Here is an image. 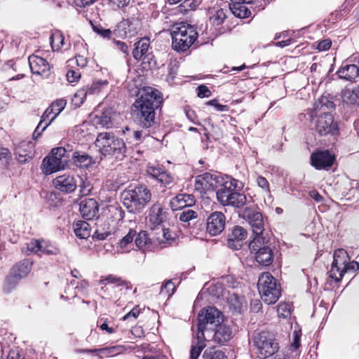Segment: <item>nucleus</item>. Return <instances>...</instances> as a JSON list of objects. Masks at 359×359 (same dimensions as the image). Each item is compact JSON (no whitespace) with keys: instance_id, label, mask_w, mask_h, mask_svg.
<instances>
[{"instance_id":"nucleus-22","label":"nucleus","mask_w":359,"mask_h":359,"mask_svg":"<svg viewBox=\"0 0 359 359\" xmlns=\"http://www.w3.org/2000/svg\"><path fill=\"white\" fill-rule=\"evenodd\" d=\"M17 160L22 163L27 161L34 154V144L30 141H22L15 148Z\"/></svg>"},{"instance_id":"nucleus-19","label":"nucleus","mask_w":359,"mask_h":359,"mask_svg":"<svg viewBox=\"0 0 359 359\" xmlns=\"http://www.w3.org/2000/svg\"><path fill=\"white\" fill-rule=\"evenodd\" d=\"M147 172L164 187L170 188L173 184L174 178L172 175L159 167L148 165Z\"/></svg>"},{"instance_id":"nucleus-20","label":"nucleus","mask_w":359,"mask_h":359,"mask_svg":"<svg viewBox=\"0 0 359 359\" xmlns=\"http://www.w3.org/2000/svg\"><path fill=\"white\" fill-rule=\"evenodd\" d=\"M311 161L316 169H327L333 164L334 157L328 151H318L311 155Z\"/></svg>"},{"instance_id":"nucleus-15","label":"nucleus","mask_w":359,"mask_h":359,"mask_svg":"<svg viewBox=\"0 0 359 359\" xmlns=\"http://www.w3.org/2000/svg\"><path fill=\"white\" fill-rule=\"evenodd\" d=\"M315 128L320 135H326L330 133L333 134L337 130V126L334 123L332 115L327 112H323V114L318 117Z\"/></svg>"},{"instance_id":"nucleus-38","label":"nucleus","mask_w":359,"mask_h":359,"mask_svg":"<svg viewBox=\"0 0 359 359\" xmlns=\"http://www.w3.org/2000/svg\"><path fill=\"white\" fill-rule=\"evenodd\" d=\"M229 307L236 312L241 313L247 307V302L243 297H239L236 294L230 296L229 299Z\"/></svg>"},{"instance_id":"nucleus-49","label":"nucleus","mask_w":359,"mask_h":359,"mask_svg":"<svg viewBox=\"0 0 359 359\" xmlns=\"http://www.w3.org/2000/svg\"><path fill=\"white\" fill-rule=\"evenodd\" d=\"M198 216L196 212L188 209L182 212L180 215V220L182 222H189L191 219H196Z\"/></svg>"},{"instance_id":"nucleus-60","label":"nucleus","mask_w":359,"mask_h":359,"mask_svg":"<svg viewBox=\"0 0 359 359\" xmlns=\"http://www.w3.org/2000/svg\"><path fill=\"white\" fill-rule=\"evenodd\" d=\"M140 310L137 307L133 309L129 313L125 315L123 318V320H127L128 319L133 318L134 320L136 319L140 315Z\"/></svg>"},{"instance_id":"nucleus-28","label":"nucleus","mask_w":359,"mask_h":359,"mask_svg":"<svg viewBox=\"0 0 359 359\" xmlns=\"http://www.w3.org/2000/svg\"><path fill=\"white\" fill-rule=\"evenodd\" d=\"M204 333L198 332L192 340L190 359H197L202 350L205 347Z\"/></svg>"},{"instance_id":"nucleus-14","label":"nucleus","mask_w":359,"mask_h":359,"mask_svg":"<svg viewBox=\"0 0 359 359\" xmlns=\"http://www.w3.org/2000/svg\"><path fill=\"white\" fill-rule=\"evenodd\" d=\"M32 262L23 259L13 266L11 275L6 278V283L14 286L22 278H25L31 271Z\"/></svg>"},{"instance_id":"nucleus-46","label":"nucleus","mask_w":359,"mask_h":359,"mask_svg":"<svg viewBox=\"0 0 359 359\" xmlns=\"http://www.w3.org/2000/svg\"><path fill=\"white\" fill-rule=\"evenodd\" d=\"M203 357L205 359H227L222 351L216 350L214 347L207 348L204 351Z\"/></svg>"},{"instance_id":"nucleus-3","label":"nucleus","mask_w":359,"mask_h":359,"mask_svg":"<svg viewBox=\"0 0 359 359\" xmlns=\"http://www.w3.org/2000/svg\"><path fill=\"white\" fill-rule=\"evenodd\" d=\"M237 181L234 179H227L220 189L217 191V198L224 206L230 205L236 208H243L246 202V196L236 191Z\"/></svg>"},{"instance_id":"nucleus-45","label":"nucleus","mask_w":359,"mask_h":359,"mask_svg":"<svg viewBox=\"0 0 359 359\" xmlns=\"http://www.w3.org/2000/svg\"><path fill=\"white\" fill-rule=\"evenodd\" d=\"M135 245L140 250H145L150 247L151 242L146 231H140L135 239Z\"/></svg>"},{"instance_id":"nucleus-7","label":"nucleus","mask_w":359,"mask_h":359,"mask_svg":"<svg viewBox=\"0 0 359 359\" xmlns=\"http://www.w3.org/2000/svg\"><path fill=\"white\" fill-rule=\"evenodd\" d=\"M95 144L100 152L104 156L123 154L126 149L122 139L109 132L99 133Z\"/></svg>"},{"instance_id":"nucleus-25","label":"nucleus","mask_w":359,"mask_h":359,"mask_svg":"<svg viewBox=\"0 0 359 359\" xmlns=\"http://www.w3.org/2000/svg\"><path fill=\"white\" fill-rule=\"evenodd\" d=\"M196 200L193 195L180 194L170 201V206L173 210L182 209L195 204Z\"/></svg>"},{"instance_id":"nucleus-52","label":"nucleus","mask_w":359,"mask_h":359,"mask_svg":"<svg viewBox=\"0 0 359 359\" xmlns=\"http://www.w3.org/2000/svg\"><path fill=\"white\" fill-rule=\"evenodd\" d=\"M256 182L257 186L261 189L262 193L269 194L270 192L269 184L265 177L259 176Z\"/></svg>"},{"instance_id":"nucleus-50","label":"nucleus","mask_w":359,"mask_h":359,"mask_svg":"<svg viewBox=\"0 0 359 359\" xmlns=\"http://www.w3.org/2000/svg\"><path fill=\"white\" fill-rule=\"evenodd\" d=\"M175 286L171 280H168L161 286L160 294L161 295H168L170 297L175 292Z\"/></svg>"},{"instance_id":"nucleus-62","label":"nucleus","mask_w":359,"mask_h":359,"mask_svg":"<svg viewBox=\"0 0 359 359\" xmlns=\"http://www.w3.org/2000/svg\"><path fill=\"white\" fill-rule=\"evenodd\" d=\"M208 104L214 106L219 111H224L227 110V106L217 103L216 100H212L207 102Z\"/></svg>"},{"instance_id":"nucleus-1","label":"nucleus","mask_w":359,"mask_h":359,"mask_svg":"<svg viewBox=\"0 0 359 359\" xmlns=\"http://www.w3.org/2000/svg\"><path fill=\"white\" fill-rule=\"evenodd\" d=\"M161 102L160 93L152 88H145L140 97L133 104V111L140 125L146 128H150L155 117V108Z\"/></svg>"},{"instance_id":"nucleus-10","label":"nucleus","mask_w":359,"mask_h":359,"mask_svg":"<svg viewBox=\"0 0 359 359\" xmlns=\"http://www.w3.org/2000/svg\"><path fill=\"white\" fill-rule=\"evenodd\" d=\"M222 318L221 312L215 307H208L202 309L198 316V332L204 333L208 325H218Z\"/></svg>"},{"instance_id":"nucleus-30","label":"nucleus","mask_w":359,"mask_h":359,"mask_svg":"<svg viewBox=\"0 0 359 359\" xmlns=\"http://www.w3.org/2000/svg\"><path fill=\"white\" fill-rule=\"evenodd\" d=\"M156 233L157 235L156 239L161 248H165L167 245H170L175 241V233L171 232L169 229H159V232Z\"/></svg>"},{"instance_id":"nucleus-31","label":"nucleus","mask_w":359,"mask_h":359,"mask_svg":"<svg viewBox=\"0 0 359 359\" xmlns=\"http://www.w3.org/2000/svg\"><path fill=\"white\" fill-rule=\"evenodd\" d=\"M29 64L33 74L42 76L45 72V59L37 55L29 57Z\"/></svg>"},{"instance_id":"nucleus-40","label":"nucleus","mask_w":359,"mask_h":359,"mask_svg":"<svg viewBox=\"0 0 359 359\" xmlns=\"http://www.w3.org/2000/svg\"><path fill=\"white\" fill-rule=\"evenodd\" d=\"M49 41L52 50L57 52L64 45L65 37L60 32L56 31L50 35Z\"/></svg>"},{"instance_id":"nucleus-8","label":"nucleus","mask_w":359,"mask_h":359,"mask_svg":"<svg viewBox=\"0 0 359 359\" xmlns=\"http://www.w3.org/2000/svg\"><path fill=\"white\" fill-rule=\"evenodd\" d=\"M254 344L257 350V356L259 359H266L278 350V344L268 332H261L255 334Z\"/></svg>"},{"instance_id":"nucleus-18","label":"nucleus","mask_w":359,"mask_h":359,"mask_svg":"<svg viewBox=\"0 0 359 359\" xmlns=\"http://www.w3.org/2000/svg\"><path fill=\"white\" fill-rule=\"evenodd\" d=\"M53 185L56 189L62 192L72 193L76 189L78 182L73 176L65 174L54 179Z\"/></svg>"},{"instance_id":"nucleus-39","label":"nucleus","mask_w":359,"mask_h":359,"mask_svg":"<svg viewBox=\"0 0 359 359\" xmlns=\"http://www.w3.org/2000/svg\"><path fill=\"white\" fill-rule=\"evenodd\" d=\"M135 236V231L130 229L128 234L120 241L118 246L121 252H129L132 248H133V241Z\"/></svg>"},{"instance_id":"nucleus-59","label":"nucleus","mask_w":359,"mask_h":359,"mask_svg":"<svg viewBox=\"0 0 359 359\" xmlns=\"http://www.w3.org/2000/svg\"><path fill=\"white\" fill-rule=\"evenodd\" d=\"M332 45V42L329 39H325L320 41L317 45V49L320 51H324L328 50Z\"/></svg>"},{"instance_id":"nucleus-61","label":"nucleus","mask_w":359,"mask_h":359,"mask_svg":"<svg viewBox=\"0 0 359 359\" xmlns=\"http://www.w3.org/2000/svg\"><path fill=\"white\" fill-rule=\"evenodd\" d=\"M168 2L170 4H177L182 2L184 6H189L191 9L194 8L196 6L195 4L192 6V4L194 2V0H168Z\"/></svg>"},{"instance_id":"nucleus-53","label":"nucleus","mask_w":359,"mask_h":359,"mask_svg":"<svg viewBox=\"0 0 359 359\" xmlns=\"http://www.w3.org/2000/svg\"><path fill=\"white\" fill-rule=\"evenodd\" d=\"M130 2V0H109L110 6L114 8H122L127 6Z\"/></svg>"},{"instance_id":"nucleus-16","label":"nucleus","mask_w":359,"mask_h":359,"mask_svg":"<svg viewBox=\"0 0 359 359\" xmlns=\"http://www.w3.org/2000/svg\"><path fill=\"white\" fill-rule=\"evenodd\" d=\"M247 236L248 232L245 229L240 226H233L228 235V247L235 250L241 249L243 245V241L247 238Z\"/></svg>"},{"instance_id":"nucleus-27","label":"nucleus","mask_w":359,"mask_h":359,"mask_svg":"<svg viewBox=\"0 0 359 359\" xmlns=\"http://www.w3.org/2000/svg\"><path fill=\"white\" fill-rule=\"evenodd\" d=\"M135 47L133 50V55L137 60H144L148 56L149 48L150 46L149 39L142 38L135 44Z\"/></svg>"},{"instance_id":"nucleus-42","label":"nucleus","mask_w":359,"mask_h":359,"mask_svg":"<svg viewBox=\"0 0 359 359\" xmlns=\"http://www.w3.org/2000/svg\"><path fill=\"white\" fill-rule=\"evenodd\" d=\"M22 251L27 255L33 253L38 254L39 257H41L43 253L41 241L36 239L32 240L29 243H27L26 247L22 248Z\"/></svg>"},{"instance_id":"nucleus-4","label":"nucleus","mask_w":359,"mask_h":359,"mask_svg":"<svg viewBox=\"0 0 359 359\" xmlns=\"http://www.w3.org/2000/svg\"><path fill=\"white\" fill-rule=\"evenodd\" d=\"M171 35L172 46L178 52L187 50L198 37V33L194 27L185 23L175 26Z\"/></svg>"},{"instance_id":"nucleus-33","label":"nucleus","mask_w":359,"mask_h":359,"mask_svg":"<svg viewBox=\"0 0 359 359\" xmlns=\"http://www.w3.org/2000/svg\"><path fill=\"white\" fill-rule=\"evenodd\" d=\"M335 105L332 100L330 99L328 95H322L315 102L313 107V112L316 115L318 113L322 112L323 114L324 109H334Z\"/></svg>"},{"instance_id":"nucleus-55","label":"nucleus","mask_w":359,"mask_h":359,"mask_svg":"<svg viewBox=\"0 0 359 359\" xmlns=\"http://www.w3.org/2000/svg\"><path fill=\"white\" fill-rule=\"evenodd\" d=\"M93 30L95 32H96L97 34L100 35L103 38H110L111 34L113 32L109 29H104L102 27H93Z\"/></svg>"},{"instance_id":"nucleus-6","label":"nucleus","mask_w":359,"mask_h":359,"mask_svg":"<svg viewBox=\"0 0 359 359\" xmlns=\"http://www.w3.org/2000/svg\"><path fill=\"white\" fill-rule=\"evenodd\" d=\"M257 287L262 300L268 304L276 303L280 296V285L270 273L259 276Z\"/></svg>"},{"instance_id":"nucleus-24","label":"nucleus","mask_w":359,"mask_h":359,"mask_svg":"<svg viewBox=\"0 0 359 359\" xmlns=\"http://www.w3.org/2000/svg\"><path fill=\"white\" fill-rule=\"evenodd\" d=\"M100 284L102 285V290H107V285H114L111 287V289L115 287L119 288L120 291H122L123 288L128 290L130 288V283L127 281L123 280L120 277L114 275H109L104 278L100 280Z\"/></svg>"},{"instance_id":"nucleus-64","label":"nucleus","mask_w":359,"mask_h":359,"mask_svg":"<svg viewBox=\"0 0 359 359\" xmlns=\"http://www.w3.org/2000/svg\"><path fill=\"white\" fill-rule=\"evenodd\" d=\"M7 359H25L19 351L15 350H11L7 355Z\"/></svg>"},{"instance_id":"nucleus-57","label":"nucleus","mask_w":359,"mask_h":359,"mask_svg":"<svg viewBox=\"0 0 359 359\" xmlns=\"http://www.w3.org/2000/svg\"><path fill=\"white\" fill-rule=\"evenodd\" d=\"M45 116V111L41 115V121L39 122L38 126L36 127V128L35 129V130L34 131L33 133V139L34 140H37L42 134V133L45 130V126L42 127L41 128V125H42V122L43 121V117Z\"/></svg>"},{"instance_id":"nucleus-29","label":"nucleus","mask_w":359,"mask_h":359,"mask_svg":"<svg viewBox=\"0 0 359 359\" xmlns=\"http://www.w3.org/2000/svg\"><path fill=\"white\" fill-rule=\"evenodd\" d=\"M342 101L350 105H359V88H345L341 93Z\"/></svg>"},{"instance_id":"nucleus-43","label":"nucleus","mask_w":359,"mask_h":359,"mask_svg":"<svg viewBox=\"0 0 359 359\" xmlns=\"http://www.w3.org/2000/svg\"><path fill=\"white\" fill-rule=\"evenodd\" d=\"M112 113L110 111H104L100 116H96L95 122L103 128H110L113 126Z\"/></svg>"},{"instance_id":"nucleus-58","label":"nucleus","mask_w":359,"mask_h":359,"mask_svg":"<svg viewBox=\"0 0 359 359\" xmlns=\"http://www.w3.org/2000/svg\"><path fill=\"white\" fill-rule=\"evenodd\" d=\"M197 91L199 97H208L211 95L210 90L204 85L199 86L197 88Z\"/></svg>"},{"instance_id":"nucleus-9","label":"nucleus","mask_w":359,"mask_h":359,"mask_svg":"<svg viewBox=\"0 0 359 359\" xmlns=\"http://www.w3.org/2000/svg\"><path fill=\"white\" fill-rule=\"evenodd\" d=\"M66 150L63 147L54 148L49 156H46V175L64 170L67 164Z\"/></svg>"},{"instance_id":"nucleus-44","label":"nucleus","mask_w":359,"mask_h":359,"mask_svg":"<svg viewBox=\"0 0 359 359\" xmlns=\"http://www.w3.org/2000/svg\"><path fill=\"white\" fill-rule=\"evenodd\" d=\"M349 260L350 257L346 251L344 249H338L335 250L334 253L332 264H334V266L339 265L341 267H343V266H344V264H346Z\"/></svg>"},{"instance_id":"nucleus-36","label":"nucleus","mask_w":359,"mask_h":359,"mask_svg":"<svg viewBox=\"0 0 359 359\" xmlns=\"http://www.w3.org/2000/svg\"><path fill=\"white\" fill-rule=\"evenodd\" d=\"M74 231L76 237L86 239L90 235V227L88 222L79 220L74 224Z\"/></svg>"},{"instance_id":"nucleus-23","label":"nucleus","mask_w":359,"mask_h":359,"mask_svg":"<svg viewBox=\"0 0 359 359\" xmlns=\"http://www.w3.org/2000/svg\"><path fill=\"white\" fill-rule=\"evenodd\" d=\"M166 219V211L159 203L154 204L149 213V222L154 228L163 224Z\"/></svg>"},{"instance_id":"nucleus-47","label":"nucleus","mask_w":359,"mask_h":359,"mask_svg":"<svg viewBox=\"0 0 359 359\" xmlns=\"http://www.w3.org/2000/svg\"><path fill=\"white\" fill-rule=\"evenodd\" d=\"M278 317L286 318L291 314V305L288 303L281 302L277 306Z\"/></svg>"},{"instance_id":"nucleus-5","label":"nucleus","mask_w":359,"mask_h":359,"mask_svg":"<svg viewBox=\"0 0 359 359\" xmlns=\"http://www.w3.org/2000/svg\"><path fill=\"white\" fill-rule=\"evenodd\" d=\"M243 217L250 224L254 235V238L250 242L251 248H254L256 243H258L259 241H262V239L270 238V233L265 229L264 218L261 212L255 209L246 208L243 210Z\"/></svg>"},{"instance_id":"nucleus-54","label":"nucleus","mask_w":359,"mask_h":359,"mask_svg":"<svg viewBox=\"0 0 359 359\" xmlns=\"http://www.w3.org/2000/svg\"><path fill=\"white\" fill-rule=\"evenodd\" d=\"M342 268L344 273L355 272L359 269V263L355 261L350 262L349 260Z\"/></svg>"},{"instance_id":"nucleus-26","label":"nucleus","mask_w":359,"mask_h":359,"mask_svg":"<svg viewBox=\"0 0 359 359\" xmlns=\"http://www.w3.org/2000/svg\"><path fill=\"white\" fill-rule=\"evenodd\" d=\"M337 73L340 78L352 81L359 76V65L344 63Z\"/></svg>"},{"instance_id":"nucleus-35","label":"nucleus","mask_w":359,"mask_h":359,"mask_svg":"<svg viewBox=\"0 0 359 359\" xmlns=\"http://www.w3.org/2000/svg\"><path fill=\"white\" fill-rule=\"evenodd\" d=\"M247 3H231L229 8L232 13L239 18H246L251 15L250 10L245 5Z\"/></svg>"},{"instance_id":"nucleus-32","label":"nucleus","mask_w":359,"mask_h":359,"mask_svg":"<svg viewBox=\"0 0 359 359\" xmlns=\"http://www.w3.org/2000/svg\"><path fill=\"white\" fill-rule=\"evenodd\" d=\"M232 337L231 327L225 324H218L215 332L214 337L219 343H224L230 340Z\"/></svg>"},{"instance_id":"nucleus-21","label":"nucleus","mask_w":359,"mask_h":359,"mask_svg":"<svg viewBox=\"0 0 359 359\" xmlns=\"http://www.w3.org/2000/svg\"><path fill=\"white\" fill-rule=\"evenodd\" d=\"M79 210L84 219L90 220L98 212L97 203L93 198H84L80 203Z\"/></svg>"},{"instance_id":"nucleus-34","label":"nucleus","mask_w":359,"mask_h":359,"mask_svg":"<svg viewBox=\"0 0 359 359\" xmlns=\"http://www.w3.org/2000/svg\"><path fill=\"white\" fill-rule=\"evenodd\" d=\"M208 15L210 23L215 26L222 25L226 18L225 11L218 7L209 9Z\"/></svg>"},{"instance_id":"nucleus-17","label":"nucleus","mask_w":359,"mask_h":359,"mask_svg":"<svg viewBox=\"0 0 359 359\" xmlns=\"http://www.w3.org/2000/svg\"><path fill=\"white\" fill-rule=\"evenodd\" d=\"M225 216L221 212L212 213L207 219V231L212 236L219 234L224 229Z\"/></svg>"},{"instance_id":"nucleus-2","label":"nucleus","mask_w":359,"mask_h":359,"mask_svg":"<svg viewBox=\"0 0 359 359\" xmlns=\"http://www.w3.org/2000/svg\"><path fill=\"white\" fill-rule=\"evenodd\" d=\"M124 206L130 212H140L150 202V190L143 184L130 187L121 193Z\"/></svg>"},{"instance_id":"nucleus-56","label":"nucleus","mask_w":359,"mask_h":359,"mask_svg":"<svg viewBox=\"0 0 359 359\" xmlns=\"http://www.w3.org/2000/svg\"><path fill=\"white\" fill-rule=\"evenodd\" d=\"M67 80L69 83L77 81L81 77V73L75 70H69L67 73Z\"/></svg>"},{"instance_id":"nucleus-13","label":"nucleus","mask_w":359,"mask_h":359,"mask_svg":"<svg viewBox=\"0 0 359 359\" xmlns=\"http://www.w3.org/2000/svg\"><path fill=\"white\" fill-rule=\"evenodd\" d=\"M140 29L139 20L136 18L126 19L117 24L113 34L120 38L132 37Z\"/></svg>"},{"instance_id":"nucleus-11","label":"nucleus","mask_w":359,"mask_h":359,"mask_svg":"<svg viewBox=\"0 0 359 359\" xmlns=\"http://www.w3.org/2000/svg\"><path fill=\"white\" fill-rule=\"evenodd\" d=\"M220 184L217 175L205 172L196 177L194 190L201 194L214 191Z\"/></svg>"},{"instance_id":"nucleus-51","label":"nucleus","mask_w":359,"mask_h":359,"mask_svg":"<svg viewBox=\"0 0 359 359\" xmlns=\"http://www.w3.org/2000/svg\"><path fill=\"white\" fill-rule=\"evenodd\" d=\"M75 158L80 167H88L92 163V158L87 154H78Z\"/></svg>"},{"instance_id":"nucleus-41","label":"nucleus","mask_w":359,"mask_h":359,"mask_svg":"<svg viewBox=\"0 0 359 359\" xmlns=\"http://www.w3.org/2000/svg\"><path fill=\"white\" fill-rule=\"evenodd\" d=\"M66 105V101L61 99L57 100L52 103L50 106H49L46 109V117L48 118L51 115V111H53V109L55 108V114L50 118V121L48 124H46V128L48 125L53 121V120L56 118L57 115L60 114V112L63 110Z\"/></svg>"},{"instance_id":"nucleus-12","label":"nucleus","mask_w":359,"mask_h":359,"mask_svg":"<svg viewBox=\"0 0 359 359\" xmlns=\"http://www.w3.org/2000/svg\"><path fill=\"white\" fill-rule=\"evenodd\" d=\"M269 240L270 238L259 241L254 248L250 247V243L249 244V249L251 252L255 253L256 261L265 266L270 265L273 259L272 250L266 245Z\"/></svg>"},{"instance_id":"nucleus-48","label":"nucleus","mask_w":359,"mask_h":359,"mask_svg":"<svg viewBox=\"0 0 359 359\" xmlns=\"http://www.w3.org/2000/svg\"><path fill=\"white\" fill-rule=\"evenodd\" d=\"M344 273V272L342 267L339 265L334 266V264H332L331 269L329 271L330 278L338 282L342 278Z\"/></svg>"},{"instance_id":"nucleus-63","label":"nucleus","mask_w":359,"mask_h":359,"mask_svg":"<svg viewBox=\"0 0 359 359\" xmlns=\"http://www.w3.org/2000/svg\"><path fill=\"white\" fill-rule=\"evenodd\" d=\"M76 62L79 67H85L87 65V58L83 55H78L76 57Z\"/></svg>"},{"instance_id":"nucleus-37","label":"nucleus","mask_w":359,"mask_h":359,"mask_svg":"<svg viewBox=\"0 0 359 359\" xmlns=\"http://www.w3.org/2000/svg\"><path fill=\"white\" fill-rule=\"evenodd\" d=\"M106 81H97L95 83H93L92 86L88 88H83L77 90V92L75 93V97H79L81 100V102H83V100L86 98V95L88 94H95L100 91V87L103 84H106Z\"/></svg>"}]
</instances>
